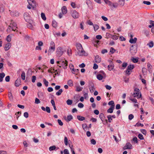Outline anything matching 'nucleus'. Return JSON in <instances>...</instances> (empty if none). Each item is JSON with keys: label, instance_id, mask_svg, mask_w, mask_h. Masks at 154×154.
Masks as SVG:
<instances>
[{"label": "nucleus", "instance_id": "nucleus-21", "mask_svg": "<svg viewBox=\"0 0 154 154\" xmlns=\"http://www.w3.org/2000/svg\"><path fill=\"white\" fill-rule=\"evenodd\" d=\"M137 39L136 38H134V39L133 38H131L129 40V42L131 44L135 43L137 42Z\"/></svg>", "mask_w": 154, "mask_h": 154}, {"label": "nucleus", "instance_id": "nucleus-54", "mask_svg": "<svg viewBox=\"0 0 154 154\" xmlns=\"http://www.w3.org/2000/svg\"><path fill=\"white\" fill-rule=\"evenodd\" d=\"M57 122H58V123L60 125L62 126L63 125V123L60 120L58 119L57 120Z\"/></svg>", "mask_w": 154, "mask_h": 154}, {"label": "nucleus", "instance_id": "nucleus-4", "mask_svg": "<svg viewBox=\"0 0 154 154\" xmlns=\"http://www.w3.org/2000/svg\"><path fill=\"white\" fill-rule=\"evenodd\" d=\"M10 25L8 26V29H10L11 28L12 29V30L15 31L16 29L17 28V24L14 22L13 21H11L10 23Z\"/></svg>", "mask_w": 154, "mask_h": 154}, {"label": "nucleus", "instance_id": "nucleus-51", "mask_svg": "<svg viewBox=\"0 0 154 154\" xmlns=\"http://www.w3.org/2000/svg\"><path fill=\"white\" fill-rule=\"evenodd\" d=\"M119 4L122 6L124 5V0H120L119 1Z\"/></svg>", "mask_w": 154, "mask_h": 154}, {"label": "nucleus", "instance_id": "nucleus-62", "mask_svg": "<svg viewBox=\"0 0 154 154\" xmlns=\"http://www.w3.org/2000/svg\"><path fill=\"white\" fill-rule=\"evenodd\" d=\"M36 78L35 76L33 75L32 77V82L34 83L36 80Z\"/></svg>", "mask_w": 154, "mask_h": 154}, {"label": "nucleus", "instance_id": "nucleus-11", "mask_svg": "<svg viewBox=\"0 0 154 154\" xmlns=\"http://www.w3.org/2000/svg\"><path fill=\"white\" fill-rule=\"evenodd\" d=\"M60 64H61L62 66H59L60 67L62 66L65 69L66 68V67L67 66L68 62L66 60H65L64 61H60Z\"/></svg>", "mask_w": 154, "mask_h": 154}, {"label": "nucleus", "instance_id": "nucleus-23", "mask_svg": "<svg viewBox=\"0 0 154 154\" xmlns=\"http://www.w3.org/2000/svg\"><path fill=\"white\" fill-rule=\"evenodd\" d=\"M5 75L4 73H0V82H2L3 81V79L5 76Z\"/></svg>", "mask_w": 154, "mask_h": 154}, {"label": "nucleus", "instance_id": "nucleus-28", "mask_svg": "<svg viewBox=\"0 0 154 154\" xmlns=\"http://www.w3.org/2000/svg\"><path fill=\"white\" fill-rule=\"evenodd\" d=\"M67 84L70 87L72 86H73V81L71 80H69L68 81Z\"/></svg>", "mask_w": 154, "mask_h": 154}, {"label": "nucleus", "instance_id": "nucleus-5", "mask_svg": "<svg viewBox=\"0 0 154 154\" xmlns=\"http://www.w3.org/2000/svg\"><path fill=\"white\" fill-rule=\"evenodd\" d=\"M72 17L74 19H77L79 17V13L75 10H73L71 11Z\"/></svg>", "mask_w": 154, "mask_h": 154}, {"label": "nucleus", "instance_id": "nucleus-63", "mask_svg": "<svg viewBox=\"0 0 154 154\" xmlns=\"http://www.w3.org/2000/svg\"><path fill=\"white\" fill-rule=\"evenodd\" d=\"M24 116L26 118H27L29 117V114L27 112H25L24 113Z\"/></svg>", "mask_w": 154, "mask_h": 154}, {"label": "nucleus", "instance_id": "nucleus-57", "mask_svg": "<svg viewBox=\"0 0 154 154\" xmlns=\"http://www.w3.org/2000/svg\"><path fill=\"white\" fill-rule=\"evenodd\" d=\"M40 103V100L37 98H36L35 100V103L36 104H38Z\"/></svg>", "mask_w": 154, "mask_h": 154}, {"label": "nucleus", "instance_id": "nucleus-32", "mask_svg": "<svg viewBox=\"0 0 154 154\" xmlns=\"http://www.w3.org/2000/svg\"><path fill=\"white\" fill-rule=\"evenodd\" d=\"M52 26L54 27H56L57 26V23L55 20H53L52 24Z\"/></svg>", "mask_w": 154, "mask_h": 154}, {"label": "nucleus", "instance_id": "nucleus-20", "mask_svg": "<svg viewBox=\"0 0 154 154\" xmlns=\"http://www.w3.org/2000/svg\"><path fill=\"white\" fill-rule=\"evenodd\" d=\"M76 46L78 51L82 49L83 48L82 47L81 44L79 43H77L76 44Z\"/></svg>", "mask_w": 154, "mask_h": 154}, {"label": "nucleus", "instance_id": "nucleus-6", "mask_svg": "<svg viewBox=\"0 0 154 154\" xmlns=\"http://www.w3.org/2000/svg\"><path fill=\"white\" fill-rule=\"evenodd\" d=\"M56 53L57 55L60 57L63 54V51H62V48L60 47H59L57 49Z\"/></svg>", "mask_w": 154, "mask_h": 154}, {"label": "nucleus", "instance_id": "nucleus-55", "mask_svg": "<svg viewBox=\"0 0 154 154\" xmlns=\"http://www.w3.org/2000/svg\"><path fill=\"white\" fill-rule=\"evenodd\" d=\"M143 2V4L147 5H149L151 4V2L149 1H144Z\"/></svg>", "mask_w": 154, "mask_h": 154}, {"label": "nucleus", "instance_id": "nucleus-2", "mask_svg": "<svg viewBox=\"0 0 154 154\" xmlns=\"http://www.w3.org/2000/svg\"><path fill=\"white\" fill-rule=\"evenodd\" d=\"M133 96L134 97H137V98L139 99L141 97V94L140 91L139 89L137 88H134V91Z\"/></svg>", "mask_w": 154, "mask_h": 154}, {"label": "nucleus", "instance_id": "nucleus-46", "mask_svg": "<svg viewBox=\"0 0 154 154\" xmlns=\"http://www.w3.org/2000/svg\"><path fill=\"white\" fill-rule=\"evenodd\" d=\"M93 26L95 31L97 30L99 28V26L95 24Z\"/></svg>", "mask_w": 154, "mask_h": 154}, {"label": "nucleus", "instance_id": "nucleus-33", "mask_svg": "<svg viewBox=\"0 0 154 154\" xmlns=\"http://www.w3.org/2000/svg\"><path fill=\"white\" fill-rule=\"evenodd\" d=\"M41 17L42 19L44 20H45L46 19V18L45 17V14L43 13H42L41 14Z\"/></svg>", "mask_w": 154, "mask_h": 154}, {"label": "nucleus", "instance_id": "nucleus-27", "mask_svg": "<svg viewBox=\"0 0 154 154\" xmlns=\"http://www.w3.org/2000/svg\"><path fill=\"white\" fill-rule=\"evenodd\" d=\"M21 77L22 79L23 80H24L25 79V73L24 71L22 72V74L21 75Z\"/></svg>", "mask_w": 154, "mask_h": 154}, {"label": "nucleus", "instance_id": "nucleus-10", "mask_svg": "<svg viewBox=\"0 0 154 154\" xmlns=\"http://www.w3.org/2000/svg\"><path fill=\"white\" fill-rule=\"evenodd\" d=\"M27 22L29 23V24L27 25V27L31 29H33V26L35 25L34 22L32 20Z\"/></svg>", "mask_w": 154, "mask_h": 154}, {"label": "nucleus", "instance_id": "nucleus-38", "mask_svg": "<svg viewBox=\"0 0 154 154\" xmlns=\"http://www.w3.org/2000/svg\"><path fill=\"white\" fill-rule=\"evenodd\" d=\"M66 103L68 105H71L72 103V100L68 99L66 101Z\"/></svg>", "mask_w": 154, "mask_h": 154}, {"label": "nucleus", "instance_id": "nucleus-1", "mask_svg": "<svg viewBox=\"0 0 154 154\" xmlns=\"http://www.w3.org/2000/svg\"><path fill=\"white\" fill-rule=\"evenodd\" d=\"M55 45L53 41H51L50 44V47L48 51V55L49 54V53H51L55 51Z\"/></svg>", "mask_w": 154, "mask_h": 154}, {"label": "nucleus", "instance_id": "nucleus-9", "mask_svg": "<svg viewBox=\"0 0 154 154\" xmlns=\"http://www.w3.org/2000/svg\"><path fill=\"white\" fill-rule=\"evenodd\" d=\"M24 18L25 21L27 22H29L30 20H32L31 18L28 13H25L24 14Z\"/></svg>", "mask_w": 154, "mask_h": 154}, {"label": "nucleus", "instance_id": "nucleus-39", "mask_svg": "<svg viewBox=\"0 0 154 154\" xmlns=\"http://www.w3.org/2000/svg\"><path fill=\"white\" fill-rule=\"evenodd\" d=\"M43 82L44 83V84L45 86L46 87H47L48 86V81H47L46 79H43Z\"/></svg>", "mask_w": 154, "mask_h": 154}, {"label": "nucleus", "instance_id": "nucleus-58", "mask_svg": "<svg viewBox=\"0 0 154 154\" xmlns=\"http://www.w3.org/2000/svg\"><path fill=\"white\" fill-rule=\"evenodd\" d=\"M132 140L136 142L137 143H138V139L136 137H135L133 138Z\"/></svg>", "mask_w": 154, "mask_h": 154}, {"label": "nucleus", "instance_id": "nucleus-30", "mask_svg": "<svg viewBox=\"0 0 154 154\" xmlns=\"http://www.w3.org/2000/svg\"><path fill=\"white\" fill-rule=\"evenodd\" d=\"M83 88L80 86H77L76 87V90L77 91L79 92L82 91Z\"/></svg>", "mask_w": 154, "mask_h": 154}, {"label": "nucleus", "instance_id": "nucleus-45", "mask_svg": "<svg viewBox=\"0 0 154 154\" xmlns=\"http://www.w3.org/2000/svg\"><path fill=\"white\" fill-rule=\"evenodd\" d=\"M107 118L108 119V122H111L112 120V118L111 117V116L109 115L107 116Z\"/></svg>", "mask_w": 154, "mask_h": 154}, {"label": "nucleus", "instance_id": "nucleus-42", "mask_svg": "<svg viewBox=\"0 0 154 154\" xmlns=\"http://www.w3.org/2000/svg\"><path fill=\"white\" fill-rule=\"evenodd\" d=\"M138 137L140 139V140H143L144 139V138L143 137V135L141 134H138Z\"/></svg>", "mask_w": 154, "mask_h": 154}, {"label": "nucleus", "instance_id": "nucleus-44", "mask_svg": "<svg viewBox=\"0 0 154 154\" xmlns=\"http://www.w3.org/2000/svg\"><path fill=\"white\" fill-rule=\"evenodd\" d=\"M108 104L110 106H113L114 107L115 106L114 102L112 100L109 101L108 103Z\"/></svg>", "mask_w": 154, "mask_h": 154}, {"label": "nucleus", "instance_id": "nucleus-15", "mask_svg": "<svg viewBox=\"0 0 154 154\" xmlns=\"http://www.w3.org/2000/svg\"><path fill=\"white\" fill-rule=\"evenodd\" d=\"M64 119L67 122H69L70 121L73 119V117L71 115L68 116L67 117L65 116L64 117Z\"/></svg>", "mask_w": 154, "mask_h": 154}, {"label": "nucleus", "instance_id": "nucleus-53", "mask_svg": "<svg viewBox=\"0 0 154 154\" xmlns=\"http://www.w3.org/2000/svg\"><path fill=\"white\" fill-rule=\"evenodd\" d=\"M115 51L116 50L113 48L111 47L110 49V52H111L112 54H113L115 52Z\"/></svg>", "mask_w": 154, "mask_h": 154}, {"label": "nucleus", "instance_id": "nucleus-52", "mask_svg": "<svg viewBox=\"0 0 154 154\" xmlns=\"http://www.w3.org/2000/svg\"><path fill=\"white\" fill-rule=\"evenodd\" d=\"M129 100L134 103H137V100L136 99H132L130 98Z\"/></svg>", "mask_w": 154, "mask_h": 154}, {"label": "nucleus", "instance_id": "nucleus-35", "mask_svg": "<svg viewBox=\"0 0 154 154\" xmlns=\"http://www.w3.org/2000/svg\"><path fill=\"white\" fill-rule=\"evenodd\" d=\"M134 68V66L133 65H129L127 67V68L130 70L133 69Z\"/></svg>", "mask_w": 154, "mask_h": 154}, {"label": "nucleus", "instance_id": "nucleus-31", "mask_svg": "<svg viewBox=\"0 0 154 154\" xmlns=\"http://www.w3.org/2000/svg\"><path fill=\"white\" fill-rule=\"evenodd\" d=\"M131 60L132 62L134 63H137L138 61V60L137 58H134L133 57H131Z\"/></svg>", "mask_w": 154, "mask_h": 154}, {"label": "nucleus", "instance_id": "nucleus-18", "mask_svg": "<svg viewBox=\"0 0 154 154\" xmlns=\"http://www.w3.org/2000/svg\"><path fill=\"white\" fill-rule=\"evenodd\" d=\"M95 61L96 63H99L101 61L100 57L98 55H97L95 57Z\"/></svg>", "mask_w": 154, "mask_h": 154}, {"label": "nucleus", "instance_id": "nucleus-17", "mask_svg": "<svg viewBox=\"0 0 154 154\" xmlns=\"http://www.w3.org/2000/svg\"><path fill=\"white\" fill-rule=\"evenodd\" d=\"M114 67V65L112 62L111 61L110 64L108 66V69L110 71H111L113 69Z\"/></svg>", "mask_w": 154, "mask_h": 154}, {"label": "nucleus", "instance_id": "nucleus-36", "mask_svg": "<svg viewBox=\"0 0 154 154\" xmlns=\"http://www.w3.org/2000/svg\"><path fill=\"white\" fill-rule=\"evenodd\" d=\"M63 92V90L62 89H60L56 93V95L57 96L60 95Z\"/></svg>", "mask_w": 154, "mask_h": 154}, {"label": "nucleus", "instance_id": "nucleus-43", "mask_svg": "<svg viewBox=\"0 0 154 154\" xmlns=\"http://www.w3.org/2000/svg\"><path fill=\"white\" fill-rule=\"evenodd\" d=\"M64 142L66 146L68 145V138L66 137H64Z\"/></svg>", "mask_w": 154, "mask_h": 154}, {"label": "nucleus", "instance_id": "nucleus-7", "mask_svg": "<svg viewBox=\"0 0 154 154\" xmlns=\"http://www.w3.org/2000/svg\"><path fill=\"white\" fill-rule=\"evenodd\" d=\"M88 87L91 93H92L93 92H94L95 89L94 88V84L92 82H89Z\"/></svg>", "mask_w": 154, "mask_h": 154}, {"label": "nucleus", "instance_id": "nucleus-60", "mask_svg": "<svg viewBox=\"0 0 154 154\" xmlns=\"http://www.w3.org/2000/svg\"><path fill=\"white\" fill-rule=\"evenodd\" d=\"M98 68V66L95 63H94V66L93 68L94 69H96Z\"/></svg>", "mask_w": 154, "mask_h": 154}, {"label": "nucleus", "instance_id": "nucleus-61", "mask_svg": "<svg viewBox=\"0 0 154 154\" xmlns=\"http://www.w3.org/2000/svg\"><path fill=\"white\" fill-rule=\"evenodd\" d=\"M134 116L132 114H130L128 116V119L129 120H131L134 118Z\"/></svg>", "mask_w": 154, "mask_h": 154}, {"label": "nucleus", "instance_id": "nucleus-47", "mask_svg": "<svg viewBox=\"0 0 154 154\" xmlns=\"http://www.w3.org/2000/svg\"><path fill=\"white\" fill-rule=\"evenodd\" d=\"M84 98L85 99H87L88 98V93H85L84 94Z\"/></svg>", "mask_w": 154, "mask_h": 154}, {"label": "nucleus", "instance_id": "nucleus-19", "mask_svg": "<svg viewBox=\"0 0 154 154\" xmlns=\"http://www.w3.org/2000/svg\"><path fill=\"white\" fill-rule=\"evenodd\" d=\"M62 12L63 14H65L67 13V10L66 7L64 6H63L61 8Z\"/></svg>", "mask_w": 154, "mask_h": 154}, {"label": "nucleus", "instance_id": "nucleus-29", "mask_svg": "<svg viewBox=\"0 0 154 154\" xmlns=\"http://www.w3.org/2000/svg\"><path fill=\"white\" fill-rule=\"evenodd\" d=\"M152 66L151 64L149 63H147V68L149 72L151 71V69H152Z\"/></svg>", "mask_w": 154, "mask_h": 154}, {"label": "nucleus", "instance_id": "nucleus-12", "mask_svg": "<svg viewBox=\"0 0 154 154\" xmlns=\"http://www.w3.org/2000/svg\"><path fill=\"white\" fill-rule=\"evenodd\" d=\"M132 148V145L129 142L127 143L126 145L124 146L123 147V149L124 150L126 149H131Z\"/></svg>", "mask_w": 154, "mask_h": 154}, {"label": "nucleus", "instance_id": "nucleus-64", "mask_svg": "<svg viewBox=\"0 0 154 154\" xmlns=\"http://www.w3.org/2000/svg\"><path fill=\"white\" fill-rule=\"evenodd\" d=\"M64 154H69L68 150L67 149H65L64 150Z\"/></svg>", "mask_w": 154, "mask_h": 154}, {"label": "nucleus", "instance_id": "nucleus-14", "mask_svg": "<svg viewBox=\"0 0 154 154\" xmlns=\"http://www.w3.org/2000/svg\"><path fill=\"white\" fill-rule=\"evenodd\" d=\"M11 15L13 17H17L19 15V13L17 11H13L10 12Z\"/></svg>", "mask_w": 154, "mask_h": 154}, {"label": "nucleus", "instance_id": "nucleus-41", "mask_svg": "<svg viewBox=\"0 0 154 154\" xmlns=\"http://www.w3.org/2000/svg\"><path fill=\"white\" fill-rule=\"evenodd\" d=\"M147 45L150 48H152L153 47L154 45L153 42L152 41L151 42L149 43H148Z\"/></svg>", "mask_w": 154, "mask_h": 154}, {"label": "nucleus", "instance_id": "nucleus-40", "mask_svg": "<svg viewBox=\"0 0 154 154\" xmlns=\"http://www.w3.org/2000/svg\"><path fill=\"white\" fill-rule=\"evenodd\" d=\"M56 147L55 146H50L49 148V150L50 151L54 150L56 149Z\"/></svg>", "mask_w": 154, "mask_h": 154}, {"label": "nucleus", "instance_id": "nucleus-26", "mask_svg": "<svg viewBox=\"0 0 154 154\" xmlns=\"http://www.w3.org/2000/svg\"><path fill=\"white\" fill-rule=\"evenodd\" d=\"M77 118L80 121H83L85 119V117L79 116H77Z\"/></svg>", "mask_w": 154, "mask_h": 154}, {"label": "nucleus", "instance_id": "nucleus-24", "mask_svg": "<svg viewBox=\"0 0 154 154\" xmlns=\"http://www.w3.org/2000/svg\"><path fill=\"white\" fill-rule=\"evenodd\" d=\"M20 80L19 79H17L15 81V85L16 86L18 87L20 85Z\"/></svg>", "mask_w": 154, "mask_h": 154}, {"label": "nucleus", "instance_id": "nucleus-13", "mask_svg": "<svg viewBox=\"0 0 154 154\" xmlns=\"http://www.w3.org/2000/svg\"><path fill=\"white\" fill-rule=\"evenodd\" d=\"M27 1L29 5H30L32 8H34V7L35 6V0H27Z\"/></svg>", "mask_w": 154, "mask_h": 154}, {"label": "nucleus", "instance_id": "nucleus-25", "mask_svg": "<svg viewBox=\"0 0 154 154\" xmlns=\"http://www.w3.org/2000/svg\"><path fill=\"white\" fill-rule=\"evenodd\" d=\"M104 1L106 4H108V5H109L110 6H112V5H113V3H112L110 1H109L108 0H104Z\"/></svg>", "mask_w": 154, "mask_h": 154}, {"label": "nucleus", "instance_id": "nucleus-3", "mask_svg": "<svg viewBox=\"0 0 154 154\" xmlns=\"http://www.w3.org/2000/svg\"><path fill=\"white\" fill-rule=\"evenodd\" d=\"M137 45H132L130 48L131 53L133 55H134L137 51Z\"/></svg>", "mask_w": 154, "mask_h": 154}, {"label": "nucleus", "instance_id": "nucleus-16", "mask_svg": "<svg viewBox=\"0 0 154 154\" xmlns=\"http://www.w3.org/2000/svg\"><path fill=\"white\" fill-rule=\"evenodd\" d=\"M11 44L10 43L8 42L5 45L4 49L5 51H8L11 47Z\"/></svg>", "mask_w": 154, "mask_h": 154}, {"label": "nucleus", "instance_id": "nucleus-49", "mask_svg": "<svg viewBox=\"0 0 154 154\" xmlns=\"http://www.w3.org/2000/svg\"><path fill=\"white\" fill-rule=\"evenodd\" d=\"M79 69H74V68H73L72 69V72L73 73H74V74H76V73H74L73 72H79Z\"/></svg>", "mask_w": 154, "mask_h": 154}, {"label": "nucleus", "instance_id": "nucleus-8", "mask_svg": "<svg viewBox=\"0 0 154 154\" xmlns=\"http://www.w3.org/2000/svg\"><path fill=\"white\" fill-rule=\"evenodd\" d=\"M78 54L79 56H87L88 54L84 50L83 48L82 49L78 51Z\"/></svg>", "mask_w": 154, "mask_h": 154}, {"label": "nucleus", "instance_id": "nucleus-56", "mask_svg": "<svg viewBox=\"0 0 154 154\" xmlns=\"http://www.w3.org/2000/svg\"><path fill=\"white\" fill-rule=\"evenodd\" d=\"M78 106L80 108H82L84 107V105L82 103H79L78 104Z\"/></svg>", "mask_w": 154, "mask_h": 154}, {"label": "nucleus", "instance_id": "nucleus-48", "mask_svg": "<svg viewBox=\"0 0 154 154\" xmlns=\"http://www.w3.org/2000/svg\"><path fill=\"white\" fill-rule=\"evenodd\" d=\"M45 111L48 113H50L51 110L50 107L48 106H46L45 108Z\"/></svg>", "mask_w": 154, "mask_h": 154}, {"label": "nucleus", "instance_id": "nucleus-37", "mask_svg": "<svg viewBox=\"0 0 154 154\" xmlns=\"http://www.w3.org/2000/svg\"><path fill=\"white\" fill-rule=\"evenodd\" d=\"M111 38L113 40H116L118 38V36L116 35H111Z\"/></svg>", "mask_w": 154, "mask_h": 154}, {"label": "nucleus", "instance_id": "nucleus-50", "mask_svg": "<svg viewBox=\"0 0 154 154\" xmlns=\"http://www.w3.org/2000/svg\"><path fill=\"white\" fill-rule=\"evenodd\" d=\"M6 40L8 42H10L11 41V38L10 35H9L7 36Z\"/></svg>", "mask_w": 154, "mask_h": 154}, {"label": "nucleus", "instance_id": "nucleus-22", "mask_svg": "<svg viewBox=\"0 0 154 154\" xmlns=\"http://www.w3.org/2000/svg\"><path fill=\"white\" fill-rule=\"evenodd\" d=\"M114 109V107L113 106H111L107 110V112L108 113H112Z\"/></svg>", "mask_w": 154, "mask_h": 154}, {"label": "nucleus", "instance_id": "nucleus-34", "mask_svg": "<svg viewBox=\"0 0 154 154\" xmlns=\"http://www.w3.org/2000/svg\"><path fill=\"white\" fill-rule=\"evenodd\" d=\"M97 78L99 80H101L103 78V75L101 74H99L97 75Z\"/></svg>", "mask_w": 154, "mask_h": 154}, {"label": "nucleus", "instance_id": "nucleus-59", "mask_svg": "<svg viewBox=\"0 0 154 154\" xmlns=\"http://www.w3.org/2000/svg\"><path fill=\"white\" fill-rule=\"evenodd\" d=\"M105 87L107 89L109 90H110L112 88V87L111 86L109 85H106L105 86Z\"/></svg>", "mask_w": 154, "mask_h": 154}]
</instances>
